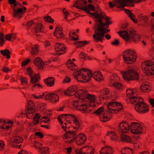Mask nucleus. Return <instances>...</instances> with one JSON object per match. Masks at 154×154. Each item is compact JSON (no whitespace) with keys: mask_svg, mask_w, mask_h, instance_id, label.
<instances>
[{"mask_svg":"<svg viewBox=\"0 0 154 154\" xmlns=\"http://www.w3.org/2000/svg\"><path fill=\"white\" fill-rule=\"evenodd\" d=\"M35 106L34 103L31 100L28 101L27 112L29 114H32L35 111Z\"/></svg>","mask_w":154,"mask_h":154,"instance_id":"nucleus-21","label":"nucleus"},{"mask_svg":"<svg viewBox=\"0 0 154 154\" xmlns=\"http://www.w3.org/2000/svg\"><path fill=\"white\" fill-rule=\"evenodd\" d=\"M114 2L117 3H118L119 5H117L115 3H114V2H109L108 4L109 5V7L110 8H113L115 6L116 8L122 9L125 7L124 6L125 4L123 0H114Z\"/></svg>","mask_w":154,"mask_h":154,"instance_id":"nucleus-12","label":"nucleus"},{"mask_svg":"<svg viewBox=\"0 0 154 154\" xmlns=\"http://www.w3.org/2000/svg\"><path fill=\"white\" fill-rule=\"evenodd\" d=\"M38 45H35L34 47L31 48V54L32 55H34L36 54L38 51Z\"/></svg>","mask_w":154,"mask_h":154,"instance_id":"nucleus-46","label":"nucleus"},{"mask_svg":"<svg viewBox=\"0 0 154 154\" xmlns=\"http://www.w3.org/2000/svg\"><path fill=\"white\" fill-rule=\"evenodd\" d=\"M86 139L87 136L85 134L80 133L77 135L75 141L77 145H81L85 143Z\"/></svg>","mask_w":154,"mask_h":154,"instance_id":"nucleus-11","label":"nucleus"},{"mask_svg":"<svg viewBox=\"0 0 154 154\" xmlns=\"http://www.w3.org/2000/svg\"><path fill=\"white\" fill-rule=\"evenodd\" d=\"M74 123L75 124V126H73V128L74 129H77L75 131H76L80 128V124L79 122L78 119L76 118L75 119H74L73 120Z\"/></svg>","mask_w":154,"mask_h":154,"instance_id":"nucleus-43","label":"nucleus"},{"mask_svg":"<svg viewBox=\"0 0 154 154\" xmlns=\"http://www.w3.org/2000/svg\"><path fill=\"white\" fill-rule=\"evenodd\" d=\"M77 136V133L76 131H71L70 130L67 131V132L64 133L62 136V138L63 140H67L69 139H71L70 140H64L66 143H71L75 140Z\"/></svg>","mask_w":154,"mask_h":154,"instance_id":"nucleus-5","label":"nucleus"},{"mask_svg":"<svg viewBox=\"0 0 154 154\" xmlns=\"http://www.w3.org/2000/svg\"><path fill=\"white\" fill-rule=\"evenodd\" d=\"M109 91L108 88L103 89V90H100L99 91L100 96H104L108 95L109 93Z\"/></svg>","mask_w":154,"mask_h":154,"instance_id":"nucleus-44","label":"nucleus"},{"mask_svg":"<svg viewBox=\"0 0 154 154\" xmlns=\"http://www.w3.org/2000/svg\"><path fill=\"white\" fill-rule=\"evenodd\" d=\"M145 63H146V61H144L141 63V68L143 72L146 75L147 73V70H146V69L147 68L146 67Z\"/></svg>","mask_w":154,"mask_h":154,"instance_id":"nucleus-52","label":"nucleus"},{"mask_svg":"<svg viewBox=\"0 0 154 154\" xmlns=\"http://www.w3.org/2000/svg\"><path fill=\"white\" fill-rule=\"evenodd\" d=\"M117 33L125 41H128V42L129 43V41L131 39V36L128 33L127 31L120 30V32H118Z\"/></svg>","mask_w":154,"mask_h":154,"instance_id":"nucleus-17","label":"nucleus"},{"mask_svg":"<svg viewBox=\"0 0 154 154\" xmlns=\"http://www.w3.org/2000/svg\"><path fill=\"white\" fill-rule=\"evenodd\" d=\"M87 4V1L85 0H77L74 3L73 7L81 10V7L85 8V6Z\"/></svg>","mask_w":154,"mask_h":154,"instance_id":"nucleus-14","label":"nucleus"},{"mask_svg":"<svg viewBox=\"0 0 154 154\" xmlns=\"http://www.w3.org/2000/svg\"><path fill=\"white\" fill-rule=\"evenodd\" d=\"M20 81L21 84L23 85L24 83L26 84H28V80L26 77H24L21 76L20 77Z\"/></svg>","mask_w":154,"mask_h":154,"instance_id":"nucleus-57","label":"nucleus"},{"mask_svg":"<svg viewBox=\"0 0 154 154\" xmlns=\"http://www.w3.org/2000/svg\"><path fill=\"white\" fill-rule=\"evenodd\" d=\"M87 75L88 77V79H87L86 81H82V80H79V82H82V83H87L89 82L91 79L92 77V76L93 74H92V71L90 69H88L87 71Z\"/></svg>","mask_w":154,"mask_h":154,"instance_id":"nucleus-35","label":"nucleus"},{"mask_svg":"<svg viewBox=\"0 0 154 154\" xmlns=\"http://www.w3.org/2000/svg\"><path fill=\"white\" fill-rule=\"evenodd\" d=\"M146 75L149 76L154 75V64L149 69H147Z\"/></svg>","mask_w":154,"mask_h":154,"instance_id":"nucleus-42","label":"nucleus"},{"mask_svg":"<svg viewBox=\"0 0 154 154\" xmlns=\"http://www.w3.org/2000/svg\"><path fill=\"white\" fill-rule=\"evenodd\" d=\"M129 125L127 122L123 121L119 125L118 128L119 131L122 133H127L129 132Z\"/></svg>","mask_w":154,"mask_h":154,"instance_id":"nucleus-9","label":"nucleus"},{"mask_svg":"<svg viewBox=\"0 0 154 154\" xmlns=\"http://www.w3.org/2000/svg\"><path fill=\"white\" fill-rule=\"evenodd\" d=\"M137 32L135 30H131L129 31L130 35L131 36V39L129 41V43L131 41L135 43L139 42L141 38V35L137 33Z\"/></svg>","mask_w":154,"mask_h":154,"instance_id":"nucleus-7","label":"nucleus"},{"mask_svg":"<svg viewBox=\"0 0 154 154\" xmlns=\"http://www.w3.org/2000/svg\"><path fill=\"white\" fill-rule=\"evenodd\" d=\"M111 44L114 46H118L120 44V41L119 39H115L113 42H111Z\"/></svg>","mask_w":154,"mask_h":154,"instance_id":"nucleus-61","label":"nucleus"},{"mask_svg":"<svg viewBox=\"0 0 154 154\" xmlns=\"http://www.w3.org/2000/svg\"><path fill=\"white\" fill-rule=\"evenodd\" d=\"M34 63L35 66L39 69H41L45 66V63L41 58L37 57L35 58Z\"/></svg>","mask_w":154,"mask_h":154,"instance_id":"nucleus-15","label":"nucleus"},{"mask_svg":"<svg viewBox=\"0 0 154 154\" xmlns=\"http://www.w3.org/2000/svg\"><path fill=\"white\" fill-rule=\"evenodd\" d=\"M59 97L58 95L55 93H49L46 95L45 99L46 100H49L52 103H54L59 101Z\"/></svg>","mask_w":154,"mask_h":154,"instance_id":"nucleus-8","label":"nucleus"},{"mask_svg":"<svg viewBox=\"0 0 154 154\" xmlns=\"http://www.w3.org/2000/svg\"><path fill=\"white\" fill-rule=\"evenodd\" d=\"M9 3L11 5V7L13 8V11L16 9V7L17 5V0H8Z\"/></svg>","mask_w":154,"mask_h":154,"instance_id":"nucleus-38","label":"nucleus"},{"mask_svg":"<svg viewBox=\"0 0 154 154\" xmlns=\"http://www.w3.org/2000/svg\"><path fill=\"white\" fill-rule=\"evenodd\" d=\"M81 10L82 11H84L85 12H86L88 14H90V13H89V11H94L96 10L95 7V6L91 4H88L87 7L86 6H85V8H83L81 7L80 8Z\"/></svg>","mask_w":154,"mask_h":154,"instance_id":"nucleus-24","label":"nucleus"},{"mask_svg":"<svg viewBox=\"0 0 154 154\" xmlns=\"http://www.w3.org/2000/svg\"><path fill=\"white\" fill-rule=\"evenodd\" d=\"M79 93H81V94H80V99H82V101L81 102V103L85 102L86 101L85 100L87 95V91L81 89L79 90Z\"/></svg>","mask_w":154,"mask_h":154,"instance_id":"nucleus-29","label":"nucleus"},{"mask_svg":"<svg viewBox=\"0 0 154 154\" xmlns=\"http://www.w3.org/2000/svg\"><path fill=\"white\" fill-rule=\"evenodd\" d=\"M131 89H128L126 90V94L127 97L130 99V101L131 103L136 106V104L137 103V96H135L134 95L135 94L133 91L131 90V93H129L128 90H130Z\"/></svg>","mask_w":154,"mask_h":154,"instance_id":"nucleus-13","label":"nucleus"},{"mask_svg":"<svg viewBox=\"0 0 154 154\" xmlns=\"http://www.w3.org/2000/svg\"><path fill=\"white\" fill-rule=\"evenodd\" d=\"M55 49L57 54L59 55L64 54L66 51V45L63 44L57 43L55 45Z\"/></svg>","mask_w":154,"mask_h":154,"instance_id":"nucleus-10","label":"nucleus"},{"mask_svg":"<svg viewBox=\"0 0 154 154\" xmlns=\"http://www.w3.org/2000/svg\"><path fill=\"white\" fill-rule=\"evenodd\" d=\"M123 57L124 62L128 64H132L135 62L137 54L135 51L129 49L123 52Z\"/></svg>","mask_w":154,"mask_h":154,"instance_id":"nucleus-1","label":"nucleus"},{"mask_svg":"<svg viewBox=\"0 0 154 154\" xmlns=\"http://www.w3.org/2000/svg\"><path fill=\"white\" fill-rule=\"evenodd\" d=\"M26 72L28 75L31 76L33 72L32 68L31 67H29L26 69Z\"/></svg>","mask_w":154,"mask_h":154,"instance_id":"nucleus-63","label":"nucleus"},{"mask_svg":"<svg viewBox=\"0 0 154 154\" xmlns=\"http://www.w3.org/2000/svg\"><path fill=\"white\" fill-rule=\"evenodd\" d=\"M140 127V124L138 122H131L129 126L130 129H135L137 128H139Z\"/></svg>","mask_w":154,"mask_h":154,"instance_id":"nucleus-41","label":"nucleus"},{"mask_svg":"<svg viewBox=\"0 0 154 154\" xmlns=\"http://www.w3.org/2000/svg\"><path fill=\"white\" fill-rule=\"evenodd\" d=\"M43 19L45 22L50 23L52 24L54 21V20L49 15H47L46 16L44 17H43Z\"/></svg>","mask_w":154,"mask_h":154,"instance_id":"nucleus-40","label":"nucleus"},{"mask_svg":"<svg viewBox=\"0 0 154 154\" xmlns=\"http://www.w3.org/2000/svg\"><path fill=\"white\" fill-rule=\"evenodd\" d=\"M130 130L131 132L134 134H138L142 132V131L138 130L137 128H136L135 129H132L130 128Z\"/></svg>","mask_w":154,"mask_h":154,"instance_id":"nucleus-53","label":"nucleus"},{"mask_svg":"<svg viewBox=\"0 0 154 154\" xmlns=\"http://www.w3.org/2000/svg\"><path fill=\"white\" fill-rule=\"evenodd\" d=\"M12 34H8L5 35V38L6 40L13 42L14 40H11Z\"/></svg>","mask_w":154,"mask_h":154,"instance_id":"nucleus-60","label":"nucleus"},{"mask_svg":"<svg viewBox=\"0 0 154 154\" xmlns=\"http://www.w3.org/2000/svg\"><path fill=\"white\" fill-rule=\"evenodd\" d=\"M104 108L103 106L100 107L98 108L96 110L93 112L94 114H96L97 116H108L107 115L106 112H104L103 114H101L104 111Z\"/></svg>","mask_w":154,"mask_h":154,"instance_id":"nucleus-26","label":"nucleus"},{"mask_svg":"<svg viewBox=\"0 0 154 154\" xmlns=\"http://www.w3.org/2000/svg\"><path fill=\"white\" fill-rule=\"evenodd\" d=\"M99 118L100 120L103 122H106L109 120H110L111 119L109 117H108V116H99Z\"/></svg>","mask_w":154,"mask_h":154,"instance_id":"nucleus-50","label":"nucleus"},{"mask_svg":"<svg viewBox=\"0 0 154 154\" xmlns=\"http://www.w3.org/2000/svg\"><path fill=\"white\" fill-rule=\"evenodd\" d=\"M120 137L121 140L123 142L129 143L131 141V138L127 135L122 134L121 135Z\"/></svg>","mask_w":154,"mask_h":154,"instance_id":"nucleus-33","label":"nucleus"},{"mask_svg":"<svg viewBox=\"0 0 154 154\" xmlns=\"http://www.w3.org/2000/svg\"><path fill=\"white\" fill-rule=\"evenodd\" d=\"M23 14V9L22 8H18L14 11L13 16L14 17H17L18 18L20 19L23 17L22 15Z\"/></svg>","mask_w":154,"mask_h":154,"instance_id":"nucleus-22","label":"nucleus"},{"mask_svg":"<svg viewBox=\"0 0 154 154\" xmlns=\"http://www.w3.org/2000/svg\"><path fill=\"white\" fill-rule=\"evenodd\" d=\"M30 78V82L33 84L38 82L41 79V76L39 73L35 74L34 76H31Z\"/></svg>","mask_w":154,"mask_h":154,"instance_id":"nucleus-28","label":"nucleus"},{"mask_svg":"<svg viewBox=\"0 0 154 154\" xmlns=\"http://www.w3.org/2000/svg\"><path fill=\"white\" fill-rule=\"evenodd\" d=\"M123 76L124 79L128 82L133 80H138L139 78V73L133 69L125 71Z\"/></svg>","mask_w":154,"mask_h":154,"instance_id":"nucleus-3","label":"nucleus"},{"mask_svg":"<svg viewBox=\"0 0 154 154\" xmlns=\"http://www.w3.org/2000/svg\"><path fill=\"white\" fill-rule=\"evenodd\" d=\"M82 69H79L78 70L75 71V72H74L73 74V76H74L75 78L78 82H79V81L81 80H79L78 79L79 77H78V76L79 75L81 76V75L82 73Z\"/></svg>","mask_w":154,"mask_h":154,"instance_id":"nucleus-37","label":"nucleus"},{"mask_svg":"<svg viewBox=\"0 0 154 154\" xmlns=\"http://www.w3.org/2000/svg\"><path fill=\"white\" fill-rule=\"evenodd\" d=\"M92 77L94 79L98 82L103 80V78L100 71H97L93 74Z\"/></svg>","mask_w":154,"mask_h":154,"instance_id":"nucleus-25","label":"nucleus"},{"mask_svg":"<svg viewBox=\"0 0 154 154\" xmlns=\"http://www.w3.org/2000/svg\"><path fill=\"white\" fill-rule=\"evenodd\" d=\"M82 99H79L78 100H75L73 102V105L78 110L80 111H83L85 112L87 109L88 105L86 103H81Z\"/></svg>","mask_w":154,"mask_h":154,"instance_id":"nucleus-6","label":"nucleus"},{"mask_svg":"<svg viewBox=\"0 0 154 154\" xmlns=\"http://www.w3.org/2000/svg\"><path fill=\"white\" fill-rule=\"evenodd\" d=\"M39 152L42 154H45L49 150V148L48 147H39Z\"/></svg>","mask_w":154,"mask_h":154,"instance_id":"nucleus-45","label":"nucleus"},{"mask_svg":"<svg viewBox=\"0 0 154 154\" xmlns=\"http://www.w3.org/2000/svg\"><path fill=\"white\" fill-rule=\"evenodd\" d=\"M124 149L125 152H127L128 154H133V149L130 148L125 147L124 148Z\"/></svg>","mask_w":154,"mask_h":154,"instance_id":"nucleus-56","label":"nucleus"},{"mask_svg":"<svg viewBox=\"0 0 154 154\" xmlns=\"http://www.w3.org/2000/svg\"><path fill=\"white\" fill-rule=\"evenodd\" d=\"M88 55L87 54L82 51L79 55V58L80 59H83L85 60L86 59V57Z\"/></svg>","mask_w":154,"mask_h":154,"instance_id":"nucleus-55","label":"nucleus"},{"mask_svg":"<svg viewBox=\"0 0 154 154\" xmlns=\"http://www.w3.org/2000/svg\"><path fill=\"white\" fill-rule=\"evenodd\" d=\"M31 60L30 59L28 58L26 60L23 61L21 64V66L23 67V66H25L30 62Z\"/></svg>","mask_w":154,"mask_h":154,"instance_id":"nucleus-64","label":"nucleus"},{"mask_svg":"<svg viewBox=\"0 0 154 154\" xmlns=\"http://www.w3.org/2000/svg\"><path fill=\"white\" fill-rule=\"evenodd\" d=\"M111 17H106L105 18V22L106 24L109 25L113 23V21L111 20Z\"/></svg>","mask_w":154,"mask_h":154,"instance_id":"nucleus-59","label":"nucleus"},{"mask_svg":"<svg viewBox=\"0 0 154 154\" xmlns=\"http://www.w3.org/2000/svg\"><path fill=\"white\" fill-rule=\"evenodd\" d=\"M145 61L146 63H145V64H146V67L147 68L146 69V70L149 69L154 64V62L152 60H148Z\"/></svg>","mask_w":154,"mask_h":154,"instance_id":"nucleus-49","label":"nucleus"},{"mask_svg":"<svg viewBox=\"0 0 154 154\" xmlns=\"http://www.w3.org/2000/svg\"><path fill=\"white\" fill-rule=\"evenodd\" d=\"M115 102H116L115 101H111L107 105V109L113 110V109L110 108L109 107L110 106L111 107H113L114 105H115Z\"/></svg>","mask_w":154,"mask_h":154,"instance_id":"nucleus-54","label":"nucleus"},{"mask_svg":"<svg viewBox=\"0 0 154 154\" xmlns=\"http://www.w3.org/2000/svg\"><path fill=\"white\" fill-rule=\"evenodd\" d=\"M112 85L116 88L118 90L121 91L123 90V85L121 83L114 82L113 84Z\"/></svg>","mask_w":154,"mask_h":154,"instance_id":"nucleus-36","label":"nucleus"},{"mask_svg":"<svg viewBox=\"0 0 154 154\" xmlns=\"http://www.w3.org/2000/svg\"><path fill=\"white\" fill-rule=\"evenodd\" d=\"M107 28L104 27L98 30L94 31V34L93 35L94 40L96 42H103V39L106 33Z\"/></svg>","mask_w":154,"mask_h":154,"instance_id":"nucleus-4","label":"nucleus"},{"mask_svg":"<svg viewBox=\"0 0 154 154\" xmlns=\"http://www.w3.org/2000/svg\"><path fill=\"white\" fill-rule=\"evenodd\" d=\"M123 10L125 11V12L128 15V17L130 18L131 20L135 23H138V21L137 19H136V16L130 10L128 9L125 8H122Z\"/></svg>","mask_w":154,"mask_h":154,"instance_id":"nucleus-19","label":"nucleus"},{"mask_svg":"<svg viewBox=\"0 0 154 154\" xmlns=\"http://www.w3.org/2000/svg\"><path fill=\"white\" fill-rule=\"evenodd\" d=\"M43 26L42 24L41 23H38L35 25V34L37 37L41 36L40 34H38V33H44V30H43Z\"/></svg>","mask_w":154,"mask_h":154,"instance_id":"nucleus-18","label":"nucleus"},{"mask_svg":"<svg viewBox=\"0 0 154 154\" xmlns=\"http://www.w3.org/2000/svg\"><path fill=\"white\" fill-rule=\"evenodd\" d=\"M107 147L106 149V154H113L114 152V150L112 148V147L108 145H107Z\"/></svg>","mask_w":154,"mask_h":154,"instance_id":"nucleus-47","label":"nucleus"},{"mask_svg":"<svg viewBox=\"0 0 154 154\" xmlns=\"http://www.w3.org/2000/svg\"><path fill=\"white\" fill-rule=\"evenodd\" d=\"M143 14H141L140 15H138V18L140 20V22L143 21L145 23H148L149 21V17L148 16L146 15H142Z\"/></svg>","mask_w":154,"mask_h":154,"instance_id":"nucleus-34","label":"nucleus"},{"mask_svg":"<svg viewBox=\"0 0 154 154\" xmlns=\"http://www.w3.org/2000/svg\"><path fill=\"white\" fill-rule=\"evenodd\" d=\"M106 22L104 23H103L101 25H100L99 26H98L94 30V31H97L100 29H102L103 28L105 27L106 25Z\"/></svg>","mask_w":154,"mask_h":154,"instance_id":"nucleus-62","label":"nucleus"},{"mask_svg":"<svg viewBox=\"0 0 154 154\" xmlns=\"http://www.w3.org/2000/svg\"><path fill=\"white\" fill-rule=\"evenodd\" d=\"M149 86L148 83H143L140 86L141 91L143 92H146L149 89Z\"/></svg>","mask_w":154,"mask_h":154,"instance_id":"nucleus-32","label":"nucleus"},{"mask_svg":"<svg viewBox=\"0 0 154 154\" xmlns=\"http://www.w3.org/2000/svg\"><path fill=\"white\" fill-rule=\"evenodd\" d=\"M85 99H87L91 101V103H94L96 99L95 95L88 94L87 95Z\"/></svg>","mask_w":154,"mask_h":154,"instance_id":"nucleus-39","label":"nucleus"},{"mask_svg":"<svg viewBox=\"0 0 154 154\" xmlns=\"http://www.w3.org/2000/svg\"><path fill=\"white\" fill-rule=\"evenodd\" d=\"M90 42V41H77L74 42V45L76 46V48H79L89 44Z\"/></svg>","mask_w":154,"mask_h":154,"instance_id":"nucleus-27","label":"nucleus"},{"mask_svg":"<svg viewBox=\"0 0 154 154\" xmlns=\"http://www.w3.org/2000/svg\"><path fill=\"white\" fill-rule=\"evenodd\" d=\"M55 78L51 77L45 79L43 80L45 84L48 87H51L54 86L55 84Z\"/></svg>","mask_w":154,"mask_h":154,"instance_id":"nucleus-20","label":"nucleus"},{"mask_svg":"<svg viewBox=\"0 0 154 154\" xmlns=\"http://www.w3.org/2000/svg\"><path fill=\"white\" fill-rule=\"evenodd\" d=\"M96 19L95 20V22H97L98 23H95L94 24V26L93 27V29H94L103 23V20L99 19Z\"/></svg>","mask_w":154,"mask_h":154,"instance_id":"nucleus-48","label":"nucleus"},{"mask_svg":"<svg viewBox=\"0 0 154 154\" xmlns=\"http://www.w3.org/2000/svg\"><path fill=\"white\" fill-rule=\"evenodd\" d=\"M40 117L41 116L38 113H37L35 114L33 118V123L31 122H29L28 123V125L29 127L34 126L35 125L38 124L39 122Z\"/></svg>","mask_w":154,"mask_h":154,"instance_id":"nucleus-23","label":"nucleus"},{"mask_svg":"<svg viewBox=\"0 0 154 154\" xmlns=\"http://www.w3.org/2000/svg\"><path fill=\"white\" fill-rule=\"evenodd\" d=\"M137 103L134 106L136 111L140 114L145 113L149 111V105L144 103L143 99L140 97H137Z\"/></svg>","mask_w":154,"mask_h":154,"instance_id":"nucleus-2","label":"nucleus"},{"mask_svg":"<svg viewBox=\"0 0 154 154\" xmlns=\"http://www.w3.org/2000/svg\"><path fill=\"white\" fill-rule=\"evenodd\" d=\"M7 124H4L3 125L0 126V129L7 130L11 128L12 126V125H7Z\"/></svg>","mask_w":154,"mask_h":154,"instance_id":"nucleus-51","label":"nucleus"},{"mask_svg":"<svg viewBox=\"0 0 154 154\" xmlns=\"http://www.w3.org/2000/svg\"><path fill=\"white\" fill-rule=\"evenodd\" d=\"M63 28L61 26L59 27H56L55 31L53 33L54 35L57 38H63L64 36L63 32Z\"/></svg>","mask_w":154,"mask_h":154,"instance_id":"nucleus-16","label":"nucleus"},{"mask_svg":"<svg viewBox=\"0 0 154 154\" xmlns=\"http://www.w3.org/2000/svg\"><path fill=\"white\" fill-rule=\"evenodd\" d=\"M14 141L11 142V144L13 145V143H15L16 144L22 143L23 142V140L22 137L20 136H17L14 137L13 138Z\"/></svg>","mask_w":154,"mask_h":154,"instance_id":"nucleus-31","label":"nucleus"},{"mask_svg":"<svg viewBox=\"0 0 154 154\" xmlns=\"http://www.w3.org/2000/svg\"><path fill=\"white\" fill-rule=\"evenodd\" d=\"M0 52L1 54L6 57L7 59H9L11 58V52L9 49H6L4 50H1Z\"/></svg>","mask_w":154,"mask_h":154,"instance_id":"nucleus-30","label":"nucleus"},{"mask_svg":"<svg viewBox=\"0 0 154 154\" xmlns=\"http://www.w3.org/2000/svg\"><path fill=\"white\" fill-rule=\"evenodd\" d=\"M100 10H97L96 12L93 13L91 12L90 11H89V13H90V14L91 15V16L94 17L95 19H96L98 15L99 14H100V13H98V12H100Z\"/></svg>","mask_w":154,"mask_h":154,"instance_id":"nucleus-58","label":"nucleus"}]
</instances>
